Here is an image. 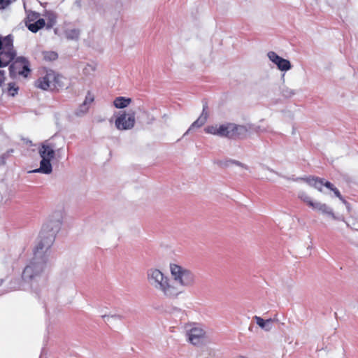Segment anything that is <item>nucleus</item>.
Masks as SVG:
<instances>
[{
	"label": "nucleus",
	"mask_w": 358,
	"mask_h": 358,
	"mask_svg": "<svg viewBox=\"0 0 358 358\" xmlns=\"http://www.w3.org/2000/svg\"><path fill=\"white\" fill-rule=\"evenodd\" d=\"M8 93L10 96H14L18 92V87L13 83L8 84Z\"/></svg>",
	"instance_id": "29"
},
{
	"label": "nucleus",
	"mask_w": 358,
	"mask_h": 358,
	"mask_svg": "<svg viewBox=\"0 0 358 358\" xmlns=\"http://www.w3.org/2000/svg\"><path fill=\"white\" fill-rule=\"evenodd\" d=\"M57 53L53 51H47L43 52V57L47 61H54L57 58Z\"/></svg>",
	"instance_id": "28"
},
{
	"label": "nucleus",
	"mask_w": 358,
	"mask_h": 358,
	"mask_svg": "<svg viewBox=\"0 0 358 358\" xmlns=\"http://www.w3.org/2000/svg\"><path fill=\"white\" fill-rule=\"evenodd\" d=\"M298 197L302 201H303L304 203H307L308 206L313 201V200L310 198V196H309V195L306 192H305L303 191H301V192H299Z\"/></svg>",
	"instance_id": "26"
},
{
	"label": "nucleus",
	"mask_w": 358,
	"mask_h": 358,
	"mask_svg": "<svg viewBox=\"0 0 358 358\" xmlns=\"http://www.w3.org/2000/svg\"><path fill=\"white\" fill-rule=\"evenodd\" d=\"M305 180L309 185L314 187L315 189L322 192V186H324V180L319 178H308L306 179L304 178H297L296 180Z\"/></svg>",
	"instance_id": "17"
},
{
	"label": "nucleus",
	"mask_w": 358,
	"mask_h": 358,
	"mask_svg": "<svg viewBox=\"0 0 358 358\" xmlns=\"http://www.w3.org/2000/svg\"><path fill=\"white\" fill-rule=\"evenodd\" d=\"M187 340L193 345H201L207 339L204 327L197 323L187 324L185 327Z\"/></svg>",
	"instance_id": "6"
},
{
	"label": "nucleus",
	"mask_w": 358,
	"mask_h": 358,
	"mask_svg": "<svg viewBox=\"0 0 358 358\" xmlns=\"http://www.w3.org/2000/svg\"><path fill=\"white\" fill-rule=\"evenodd\" d=\"M206 122L204 120V117H199L196 120H195L187 129V131L185 133V135L187 134L190 131H192L194 128H199L202 127Z\"/></svg>",
	"instance_id": "21"
},
{
	"label": "nucleus",
	"mask_w": 358,
	"mask_h": 358,
	"mask_svg": "<svg viewBox=\"0 0 358 358\" xmlns=\"http://www.w3.org/2000/svg\"><path fill=\"white\" fill-rule=\"evenodd\" d=\"M80 36V32L77 29H72L66 33V36L68 39L77 40Z\"/></svg>",
	"instance_id": "27"
},
{
	"label": "nucleus",
	"mask_w": 358,
	"mask_h": 358,
	"mask_svg": "<svg viewBox=\"0 0 358 358\" xmlns=\"http://www.w3.org/2000/svg\"><path fill=\"white\" fill-rule=\"evenodd\" d=\"M323 203H320V202H315V201H312L309 206L311 207L314 210H317L319 211V210L320 209V207H322Z\"/></svg>",
	"instance_id": "32"
},
{
	"label": "nucleus",
	"mask_w": 358,
	"mask_h": 358,
	"mask_svg": "<svg viewBox=\"0 0 358 358\" xmlns=\"http://www.w3.org/2000/svg\"><path fill=\"white\" fill-rule=\"evenodd\" d=\"M219 136L232 138V123L219 124Z\"/></svg>",
	"instance_id": "18"
},
{
	"label": "nucleus",
	"mask_w": 358,
	"mask_h": 358,
	"mask_svg": "<svg viewBox=\"0 0 358 358\" xmlns=\"http://www.w3.org/2000/svg\"><path fill=\"white\" fill-rule=\"evenodd\" d=\"M30 71L29 62L24 57H17L9 66V74L12 78L18 76L27 78Z\"/></svg>",
	"instance_id": "7"
},
{
	"label": "nucleus",
	"mask_w": 358,
	"mask_h": 358,
	"mask_svg": "<svg viewBox=\"0 0 358 358\" xmlns=\"http://www.w3.org/2000/svg\"><path fill=\"white\" fill-rule=\"evenodd\" d=\"M2 41H1V38H0V50H2Z\"/></svg>",
	"instance_id": "40"
},
{
	"label": "nucleus",
	"mask_w": 358,
	"mask_h": 358,
	"mask_svg": "<svg viewBox=\"0 0 358 358\" xmlns=\"http://www.w3.org/2000/svg\"><path fill=\"white\" fill-rule=\"evenodd\" d=\"M13 289H25L23 285H20L18 287H13Z\"/></svg>",
	"instance_id": "38"
},
{
	"label": "nucleus",
	"mask_w": 358,
	"mask_h": 358,
	"mask_svg": "<svg viewBox=\"0 0 358 358\" xmlns=\"http://www.w3.org/2000/svg\"><path fill=\"white\" fill-rule=\"evenodd\" d=\"M281 94L285 98H291L296 94V91L287 86H284L281 89Z\"/></svg>",
	"instance_id": "23"
},
{
	"label": "nucleus",
	"mask_w": 358,
	"mask_h": 358,
	"mask_svg": "<svg viewBox=\"0 0 358 358\" xmlns=\"http://www.w3.org/2000/svg\"><path fill=\"white\" fill-rule=\"evenodd\" d=\"M268 57L272 62L276 64L280 71H287L292 67L289 60L280 57L273 51H271L268 53Z\"/></svg>",
	"instance_id": "10"
},
{
	"label": "nucleus",
	"mask_w": 358,
	"mask_h": 358,
	"mask_svg": "<svg viewBox=\"0 0 358 358\" xmlns=\"http://www.w3.org/2000/svg\"><path fill=\"white\" fill-rule=\"evenodd\" d=\"M264 169H266V170H268V171H269L270 172H273V173H274V171H273L271 170L270 169H268V168H267V167H265Z\"/></svg>",
	"instance_id": "42"
},
{
	"label": "nucleus",
	"mask_w": 358,
	"mask_h": 358,
	"mask_svg": "<svg viewBox=\"0 0 358 358\" xmlns=\"http://www.w3.org/2000/svg\"><path fill=\"white\" fill-rule=\"evenodd\" d=\"M324 186H325L328 189H331V191L335 187L333 185V184H331L330 182H328V181L324 182Z\"/></svg>",
	"instance_id": "36"
},
{
	"label": "nucleus",
	"mask_w": 358,
	"mask_h": 358,
	"mask_svg": "<svg viewBox=\"0 0 358 358\" xmlns=\"http://www.w3.org/2000/svg\"><path fill=\"white\" fill-rule=\"evenodd\" d=\"M253 320L256 322L257 324L263 330L269 331L273 328V320L267 319L264 320L259 316H254Z\"/></svg>",
	"instance_id": "15"
},
{
	"label": "nucleus",
	"mask_w": 358,
	"mask_h": 358,
	"mask_svg": "<svg viewBox=\"0 0 358 358\" xmlns=\"http://www.w3.org/2000/svg\"><path fill=\"white\" fill-rule=\"evenodd\" d=\"M148 285L166 299H174L173 285L166 273L157 268H150L146 272Z\"/></svg>",
	"instance_id": "4"
},
{
	"label": "nucleus",
	"mask_w": 358,
	"mask_h": 358,
	"mask_svg": "<svg viewBox=\"0 0 358 358\" xmlns=\"http://www.w3.org/2000/svg\"><path fill=\"white\" fill-rule=\"evenodd\" d=\"M26 143H27V144H29L30 145H31V141H29V140H27V141H26Z\"/></svg>",
	"instance_id": "41"
},
{
	"label": "nucleus",
	"mask_w": 358,
	"mask_h": 358,
	"mask_svg": "<svg viewBox=\"0 0 358 358\" xmlns=\"http://www.w3.org/2000/svg\"><path fill=\"white\" fill-rule=\"evenodd\" d=\"M319 211L323 214L331 216L334 219L336 218L332 209L330 207H329L328 206H327L325 203L322 204V207H320V209L319 210Z\"/></svg>",
	"instance_id": "25"
},
{
	"label": "nucleus",
	"mask_w": 358,
	"mask_h": 358,
	"mask_svg": "<svg viewBox=\"0 0 358 358\" xmlns=\"http://www.w3.org/2000/svg\"><path fill=\"white\" fill-rule=\"evenodd\" d=\"M11 2L12 0H0V10L6 8Z\"/></svg>",
	"instance_id": "33"
},
{
	"label": "nucleus",
	"mask_w": 358,
	"mask_h": 358,
	"mask_svg": "<svg viewBox=\"0 0 358 358\" xmlns=\"http://www.w3.org/2000/svg\"><path fill=\"white\" fill-rule=\"evenodd\" d=\"M27 17H30L31 22H34L36 20H38V14L36 13H32L29 14Z\"/></svg>",
	"instance_id": "35"
},
{
	"label": "nucleus",
	"mask_w": 358,
	"mask_h": 358,
	"mask_svg": "<svg viewBox=\"0 0 358 358\" xmlns=\"http://www.w3.org/2000/svg\"><path fill=\"white\" fill-rule=\"evenodd\" d=\"M16 51L2 50L0 52V68L8 66L14 60Z\"/></svg>",
	"instance_id": "13"
},
{
	"label": "nucleus",
	"mask_w": 358,
	"mask_h": 358,
	"mask_svg": "<svg viewBox=\"0 0 358 358\" xmlns=\"http://www.w3.org/2000/svg\"><path fill=\"white\" fill-rule=\"evenodd\" d=\"M249 129L250 128L245 125H239L232 123V138L245 136Z\"/></svg>",
	"instance_id": "16"
},
{
	"label": "nucleus",
	"mask_w": 358,
	"mask_h": 358,
	"mask_svg": "<svg viewBox=\"0 0 358 358\" xmlns=\"http://www.w3.org/2000/svg\"><path fill=\"white\" fill-rule=\"evenodd\" d=\"M169 270L173 285V297L176 299L185 293L186 289L194 286L196 278L192 270L178 264L171 263Z\"/></svg>",
	"instance_id": "2"
},
{
	"label": "nucleus",
	"mask_w": 358,
	"mask_h": 358,
	"mask_svg": "<svg viewBox=\"0 0 358 358\" xmlns=\"http://www.w3.org/2000/svg\"><path fill=\"white\" fill-rule=\"evenodd\" d=\"M49 250L38 244L36 245L34 250V257L22 272V278L24 282L32 283L41 277L47 266Z\"/></svg>",
	"instance_id": "1"
},
{
	"label": "nucleus",
	"mask_w": 358,
	"mask_h": 358,
	"mask_svg": "<svg viewBox=\"0 0 358 358\" xmlns=\"http://www.w3.org/2000/svg\"><path fill=\"white\" fill-rule=\"evenodd\" d=\"M58 150L53 138L43 141L38 148V154L41 158L40 166L31 172L50 174L52 172L51 161L55 157Z\"/></svg>",
	"instance_id": "5"
},
{
	"label": "nucleus",
	"mask_w": 358,
	"mask_h": 358,
	"mask_svg": "<svg viewBox=\"0 0 358 358\" xmlns=\"http://www.w3.org/2000/svg\"><path fill=\"white\" fill-rule=\"evenodd\" d=\"M135 112L131 110L129 113L123 112L116 118L115 125L118 130L131 129L136 122Z\"/></svg>",
	"instance_id": "8"
},
{
	"label": "nucleus",
	"mask_w": 358,
	"mask_h": 358,
	"mask_svg": "<svg viewBox=\"0 0 358 358\" xmlns=\"http://www.w3.org/2000/svg\"><path fill=\"white\" fill-rule=\"evenodd\" d=\"M131 103V99L124 96H118L113 101V105L116 108H124Z\"/></svg>",
	"instance_id": "19"
},
{
	"label": "nucleus",
	"mask_w": 358,
	"mask_h": 358,
	"mask_svg": "<svg viewBox=\"0 0 358 358\" xmlns=\"http://www.w3.org/2000/svg\"><path fill=\"white\" fill-rule=\"evenodd\" d=\"M2 41V50L15 51L13 48V40L10 35L1 38Z\"/></svg>",
	"instance_id": "20"
},
{
	"label": "nucleus",
	"mask_w": 358,
	"mask_h": 358,
	"mask_svg": "<svg viewBox=\"0 0 358 358\" xmlns=\"http://www.w3.org/2000/svg\"><path fill=\"white\" fill-rule=\"evenodd\" d=\"M94 95L92 94L91 91H88L87 92L84 101L76 110L75 114L79 117L83 116L85 114H87L91 104L94 102Z\"/></svg>",
	"instance_id": "11"
},
{
	"label": "nucleus",
	"mask_w": 358,
	"mask_h": 358,
	"mask_svg": "<svg viewBox=\"0 0 358 358\" xmlns=\"http://www.w3.org/2000/svg\"><path fill=\"white\" fill-rule=\"evenodd\" d=\"M271 320H273V322H278V319L277 318V316L275 315L273 318H271Z\"/></svg>",
	"instance_id": "39"
},
{
	"label": "nucleus",
	"mask_w": 358,
	"mask_h": 358,
	"mask_svg": "<svg viewBox=\"0 0 358 358\" xmlns=\"http://www.w3.org/2000/svg\"><path fill=\"white\" fill-rule=\"evenodd\" d=\"M58 80L59 78L56 73L52 71H50L47 72L44 77L39 78L36 81V86L44 90L55 89L57 87Z\"/></svg>",
	"instance_id": "9"
},
{
	"label": "nucleus",
	"mask_w": 358,
	"mask_h": 358,
	"mask_svg": "<svg viewBox=\"0 0 358 358\" xmlns=\"http://www.w3.org/2000/svg\"><path fill=\"white\" fill-rule=\"evenodd\" d=\"M103 318H109V317H111V318H114V319H118V320H122L123 319V316L121 315H103Z\"/></svg>",
	"instance_id": "34"
},
{
	"label": "nucleus",
	"mask_w": 358,
	"mask_h": 358,
	"mask_svg": "<svg viewBox=\"0 0 358 358\" xmlns=\"http://www.w3.org/2000/svg\"><path fill=\"white\" fill-rule=\"evenodd\" d=\"M63 217L64 213L61 210H55L50 215L40 232L38 245L44 248L50 249L51 248L56 234L61 229Z\"/></svg>",
	"instance_id": "3"
},
{
	"label": "nucleus",
	"mask_w": 358,
	"mask_h": 358,
	"mask_svg": "<svg viewBox=\"0 0 358 358\" xmlns=\"http://www.w3.org/2000/svg\"><path fill=\"white\" fill-rule=\"evenodd\" d=\"M332 191L334 192V194L336 195V197H338L343 203H346V201L342 196V195L341 194L339 190L336 187H334L332 189Z\"/></svg>",
	"instance_id": "31"
},
{
	"label": "nucleus",
	"mask_w": 358,
	"mask_h": 358,
	"mask_svg": "<svg viewBox=\"0 0 358 358\" xmlns=\"http://www.w3.org/2000/svg\"><path fill=\"white\" fill-rule=\"evenodd\" d=\"M25 24L29 31L33 33H36L45 26V22L44 19L40 18L36 20L34 22H31L30 17H27Z\"/></svg>",
	"instance_id": "14"
},
{
	"label": "nucleus",
	"mask_w": 358,
	"mask_h": 358,
	"mask_svg": "<svg viewBox=\"0 0 358 358\" xmlns=\"http://www.w3.org/2000/svg\"><path fill=\"white\" fill-rule=\"evenodd\" d=\"M204 131L207 134H213L219 136V124L207 126Z\"/></svg>",
	"instance_id": "24"
},
{
	"label": "nucleus",
	"mask_w": 358,
	"mask_h": 358,
	"mask_svg": "<svg viewBox=\"0 0 358 358\" xmlns=\"http://www.w3.org/2000/svg\"><path fill=\"white\" fill-rule=\"evenodd\" d=\"M199 117H204V120L206 122L208 117V106L207 104H204L203 106V110L201 115Z\"/></svg>",
	"instance_id": "30"
},
{
	"label": "nucleus",
	"mask_w": 358,
	"mask_h": 358,
	"mask_svg": "<svg viewBox=\"0 0 358 358\" xmlns=\"http://www.w3.org/2000/svg\"><path fill=\"white\" fill-rule=\"evenodd\" d=\"M80 68L83 78L85 80H90L95 76L97 64L95 62L83 63Z\"/></svg>",
	"instance_id": "12"
},
{
	"label": "nucleus",
	"mask_w": 358,
	"mask_h": 358,
	"mask_svg": "<svg viewBox=\"0 0 358 358\" xmlns=\"http://www.w3.org/2000/svg\"><path fill=\"white\" fill-rule=\"evenodd\" d=\"M4 74L5 71L3 70H0V83H3L4 81Z\"/></svg>",
	"instance_id": "37"
},
{
	"label": "nucleus",
	"mask_w": 358,
	"mask_h": 358,
	"mask_svg": "<svg viewBox=\"0 0 358 358\" xmlns=\"http://www.w3.org/2000/svg\"><path fill=\"white\" fill-rule=\"evenodd\" d=\"M220 164L223 166H229L231 164H235V165L241 166L245 169H247V170L248 169V166L242 164L241 162H240L238 161H236V160H233V159H229L225 162H220Z\"/></svg>",
	"instance_id": "22"
}]
</instances>
